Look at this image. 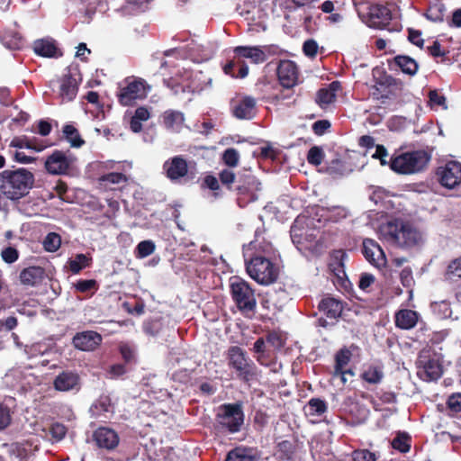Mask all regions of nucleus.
I'll list each match as a JSON object with an SVG mask.
<instances>
[{
	"label": "nucleus",
	"mask_w": 461,
	"mask_h": 461,
	"mask_svg": "<svg viewBox=\"0 0 461 461\" xmlns=\"http://www.w3.org/2000/svg\"><path fill=\"white\" fill-rule=\"evenodd\" d=\"M362 253L366 259L374 267L381 268L386 265L385 253L380 245L372 239L363 240Z\"/></svg>",
	"instance_id": "17"
},
{
	"label": "nucleus",
	"mask_w": 461,
	"mask_h": 461,
	"mask_svg": "<svg viewBox=\"0 0 461 461\" xmlns=\"http://www.w3.org/2000/svg\"><path fill=\"white\" fill-rule=\"evenodd\" d=\"M127 180V176L124 174L119 172H111L99 177L100 183H108L113 185L125 183Z\"/></svg>",
	"instance_id": "46"
},
{
	"label": "nucleus",
	"mask_w": 461,
	"mask_h": 461,
	"mask_svg": "<svg viewBox=\"0 0 461 461\" xmlns=\"http://www.w3.org/2000/svg\"><path fill=\"white\" fill-rule=\"evenodd\" d=\"M383 239L395 247L409 249L422 242L421 233L408 221L393 220L380 227Z\"/></svg>",
	"instance_id": "2"
},
{
	"label": "nucleus",
	"mask_w": 461,
	"mask_h": 461,
	"mask_svg": "<svg viewBox=\"0 0 461 461\" xmlns=\"http://www.w3.org/2000/svg\"><path fill=\"white\" fill-rule=\"evenodd\" d=\"M392 20L390 9L383 5L369 7L367 25L372 29H385Z\"/></svg>",
	"instance_id": "19"
},
{
	"label": "nucleus",
	"mask_w": 461,
	"mask_h": 461,
	"mask_svg": "<svg viewBox=\"0 0 461 461\" xmlns=\"http://www.w3.org/2000/svg\"><path fill=\"white\" fill-rule=\"evenodd\" d=\"M81 80L79 72L71 68L60 77L59 95L62 102H70L76 98Z\"/></svg>",
	"instance_id": "14"
},
{
	"label": "nucleus",
	"mask_w": 461,
	"mask_h": 461,
	"mask_svg": "<svg viewBox=\"0 0 461 461\" xmlns=\"http://www.w3.org/2000/svg\"><path fill=\"white\" fill-rule=\"evenodd\" d=\"M384 377V372L381 367L376 366H368L362 374L361 378L371 384H379Z\"/></svg>",
	"instance_id": "35"
},
{
	"label": "nucleus",
	"mask_w": 461,
	"mask_h": 461,
	"mask_svg": "<svg viewBox=\"0 0 461 461\" xmlns=\"http://www.w3.org/2000/svg\"><path fill=\"white\" fill-rule=\"evenodd\" d=\"M233 115L240 120H250L256 114V100L251 96L243 97L232 109Z\"/></svg>",
	"instance_id": "24"
},
{
	"label": "nucleus",
	"mask_w": 461,
	"mask_h": 461,
	"mask_svg": "<svg viewBox=\"0 0 461 461\" xmlns=\"http://www.w3.org/2000/svg\"><path fill=\"white\" fill-rule=\"evenodd\" d=\"M221 159L229 167H235L239 164L240 154L236 149L229 148L223 151Z\"/></svg>",
	"instance_id": "43"
},
{
	"label": "nucleus",
	"mask_w": 461,
	"mask_h": 461,
	"mask_svg": "<svg viewBox=\"0 0 461 461\" xmlns=\"http://www.w3.org/2000/svg\"><path fill=\"white\" fill-rule=\"evenodd\" d=\"M19 277L23 285L36 286L43 281L45 277V269L41 267H29L21 271Z\"/></svg>",
	"instance_id": "26"
},
{
	"label": "nucleus",
	"mask_w": 461,
	"mask_h": 461,
	"mask_svg": "<svg viewBox=\"0 0 461 461\" xmlns=\"http://www.w3.org/2000/svg\"><path fill=\"white\" fill-rule=\"evenodd\" d=\"M418 321L416 312L411 310H401L395 315V325L403 330L413 328Z\"/></svg>",
	"instance_id": "30"
},
{
	"label": "nucleus",
	"mask_w": 461,
	"mask_h": 461,
	"mask_svg": "<svg viewBox=\"0 0 461 461\" xmlns=\"http://www.w3.org/2000/svg\"><path fill=\"white\" fill-rule=\"evenodd\" d=\"M331 123L328 120H319L313 122L312 129L315 135H323L330 128Z\"/></svg>",
	"instance_id": "59"
},
{
	"label": "nucleus",
	"mask_w": 461,
	"mask_h": 461,
	"mask_svg": "<svg viewBox=\"0 0 461 461\" xmlns=\"http://www.w3.org/2000/svg\"><path fill=\"white\" fill-rule=\"evenodd\" d=\"M153 0H125L126 7L133 12L143 13Z\"/></svg>",
	"instance_id": "50"
},
{
	"label": "nucleus",
	"mask_w": 461,
	"mask_h": 461,
	"mask_svg": "<svg viewBox=\"0 0 461 461\" xmlns=\"http://www.w3.org/2000/svg\"><path fill=\"white\" fill-rule=\"evenodd\" d=\"M126 86L120 89L117 95L118 102L123 106L133 105L137 100L146 98L147 90H149V86L142 78H136L132 77V79L125 80Z\"/></svg>",
	"instance_id": "10"
},
{
	"label": "nucleus",
	"mask_w": 461,
	"mask_h": 461,
	"mask_svg": "<svg viewBox=\"0 0 461 461\" xmlns=\"http://www.w3.org/2000/svg\"><path fill=\"white\" fill-rule=\"evenodd\" d=\"M266 341L270 344L272 347H274L276 349H280L284 346V340L282 339V336L279 332L276 330L269 331L266 335Z\"/></svg>",
	"instance_id": "55"
},
{
	"label": "nucleus",
	"mask_w": 461,
	"mask_h": 461,
	"mask_svg": "<svg viewBox=\"0 0 461 461\" xmlns=\"http://www.w3.org/2000/svg\"><path fill=\"white\" fill-rule=\"evenodd\" d=\"M162 121L167 129H173L176 125L183 122L184 115L178 111L167 110L162 114Z\"/></svg>",
	"instance_id": "36"
},
{
	"label": "nucleus",
	"mask_w": 461,
	"mask_h": 461,
	"mask_svg": "<svg viewBox=\"0 0 461 461\" xmlns=\"http://www.w3.org/2000/svg\"><path fill=\"white\" fill-rule=\"evenodd\" d=\"M351 358V352L343 348L339 349L335 355V366L334 372L335 375H339L341 376L342 383H346L345 372H343V368L349 363Z\"/></svg>",
	"instance_id": "31"
},
{
	"label": "nucleus",
	"mask_w": 461,
	"mask_h": 461,
	"mask_svg": "<svg viewBox=\"0 0 461 461\" xmlns=\"http://www.w3.org/2000/svg\"><path fill=\"white\" fill-rule=\"evenodd\" d=\"M33 184L34 176L26 168L6 169L0 173V193L13 201L27 195Z\"/></svg>",
	"instance_id": "3"
},
{
	"label": "nucleus",
	"mask_w": 461,
	"mask_h": 461,
	"mask_svg": "<svg viewBox=\"0 0 461 461\" xmlns=\"http://www.w3.org/2000/svg\"><path fill=\"white\" fill-rule=\"evenodd\" d=\"M430 160V156L425 150L403 152L393 157L390 160V168L399 174H413L423 170Z\"/></svg>",
	"instance_id": "6"
},
{
	"label": "nucleus",
	"mask_w": 461,
	"mask_h": 461,
	"mask_svg": "<svg viewBox=\"0 0 461 461\" xmlns=\"http://www.w3.org/2000/svg\"><path fill=\"white\" fill-rule=\"evenodd\" d=\"M60 236L55 232H50L43 241V247L45 250L49 252L57 251L60 248Z\"/></svg>",
	"instance_id": "42"
},
{
	"label": "nucleus",
	"mask_w": 461,
	"mask_h": 461,
	"mask_svg": "<svg viewBox=\"0 0 461 461\" xmlns=\"http://www.w3.org/2000/svg\"><path fill=\"white\" fill-rule=\"evenodd\" d=\"M102 341V335L95 330L77 332L72 339L74 347L82 351H94L101 345Z\"/></svg>",
	"instance_id": "18"
},
{
	"label": "nucleus",
	"mask_w": 461,
	"mask_h": 461,
	"mask_svg": "<svg viewBox=\"0 0 461 461\" xmlns=\"http://www.w3.org/2000/svg\"><path fill=\"white\" fill-rule=\"evenodd\" d=\"M447 409L454 412L459 413L461 412V393H454L447 397Z\"/></svg>",
	"instance_id": "51"
},
{
	"label": "nucleus",
	"mask_w": 461,
	"mask_h": 461,
	"mask_svg": "<svg viewBox=\"0 0 461 461\" xmlns=\"http://www.w3.org/2000/svg\"><path fill=\"white\" fill-rule=\"evenodd\" d=\"M50 433L53 439L59 441L65 438L67 434V427L62 423L55 422L50 426Z\"/></svg>",
	"instance_id": "53"
},
{
	"label": "nucleus",
	"mask_w": 461,
	"mask_h": 461,
	"mask_svg": "<svg viewBox=\"0 0 461 461\" xmlns=\"http://www.w3.org/2000/svg\"><path fill=\"white\" fill-rule=\"evenodd\" d=\"M393 63L401 69V71L409 76H414L418 72V62L407 55H397L393 59Z\"/></svg>",
	"instance_id": "29"
},
{
	"label": "nucleus",
	"mask_w": 461,
	"mask_h": 461,
	"mask_svg": "<svg viewBox=\"0 0 461 461\" xmlns=\"http://www.w3.org/2000/svg\"><path fill=\"white\" fill-rule=\"evenodd\" d=\"M249 74V67L247 63L237 56V64L235 70V78H244Z\"/></svg>",
	"instance_id": "62"
},
{
	"label": "nucleus",
	"mask_w": 461,
	"mask_h": 461,
	"mask_svg": "<svg viewBox=\"0 0 461 461\" xmlns=\"http://www.w3.org/2000/svg\"><path fill=\"white\" fill-rule=\"evenodd\" d=\"M276 47H247L239 46L234 49L236 56L244 59H250L256 64L263 63L267 60V56L271 53V50Z\"/></svg>",
	"instance_id": "20"
},
{
	"label": "nucleus",
	"mask_w": 461,
	"mask_h": 461,
	"mask_svg": "<svg viewBox=\"0 0 461 461\" xmlns=\"http://www.w3.org/2000/svg\"><path fill=\"white\" fill-rule=\"evenodd\" d=\"M92 258L85 254H77L69 260V269L73 274H78L84 268L91 265Z\"/></svg>",
	"instance_id": "37"
},
{
	"label": "nucleus",
	"mask_w": 461,
	"mask_h": 461,
	"mask_svg": "<svg viewBox=\"0 0 461 461\" xmlns=\"http://www.w3.org/2000/svg\"><path fill=\"white\" fill-rule=\"evenodd\" d=\"M2 258L5 262L12 264L19 258L18 250L14 247H7L2 250Z\"/></svg>",
	"instance_id": "58"
},
{
	"label": "nucleus",
	"mask_w": 461,
	"mask_h": 461,
	"mask_svg": "<svg viewBox=\"0 0 461 461\" xmlns=\"http://www.w3.org/2000/svg\"><path fill=\"white\" fill-rule=\"evenodd\" d=\"M276 73L280 85L287 90L294 88L299 82V69L294 61L281 60Z\"/></svg>",
	"instance_id": "16"
},
{
	"label": "nucleus",
	"mask_w": 461,
	"mask_h": 461,
	"mask_svg": "<svg viewBox=\"0 0 461 461\" xmlns=\"http://www.w3.org/2000/svg\"><path fill=\"white\" fill-rule=\"evenodd\" d=\"M230 294L237 308L244 315L253 314L257 307L255 291L245 280L233 277L230 279Z\"/></svg>",
	"instance_id": "7"
},
{
	"label": "nucleus",
	"mask_w": 461,
	"mask_h": 461,
	"mask_svg": "<svg viewBox=\"0 0 461 461\" xmlns=\"http://www.w3.org/2000/svg\"><path fill=\"white\" fill-rule=\"evenodd\" d=\"M266 339L258 338L253 346V350L255 353L258 354L257 357V361L262 366H267V357L265 355L266 352Z\"/></svg>",
	"instance_id": "44"
},
{
	"label": "nucleus",
	"mask_w": 461,
	"mask_h": 461,
	"mask_svg": "<svg viewBox=\"0 0 461 461\" xmlns=\"http://www.w3.org/2000/svg\"><path fill=\"white\" fill-rule=\"evenodd\" d=\"M392 447L401 453H407L411 449V437L407 432L399 431L391 442Z\"/></svg>",
	"instance_id": "34"
},
{
	"label": "nucleus",
	"mask_w": 461,
	"mask_h": 461,
	"mask_svg": "<svg viewBox=\"0 0 461 461\" xmlns=\"http://www.w3.org/2000/svg\"><path fill=\"white\" fill-rule=\"evenodd\" d=\"M259 458L257 450L248 447H236L227 453L224 461H258Z\"/></svg>",
	"instance_id": "27"
},
{
	"label": "nucleus",
	"mask_w": 461,
	"mask_h": 461,
	"mask_svg": "<svg viewBox=\"0 0 461 461\" xmlns=\"http://www.w3.org/2000/svg\"><path fill=\"white\" fill-rule=\"evenodd\" d=\"M155 249H156V246L152 240H142L136 247V250H135L136 258H147V257L150 256L151 254H153V252L155 251Z\"/></svg>",
	"instance_id": "40"
},
{
	"label": "nucleus",
	"mask_w": 461,
	"mask_h": 461,
	"mask_svg": "<svg viewBox=\"0 0 461 461\" xmlns=\"http://www.w3.org/2000/svg\"><path fill=\"white\" fill-rule=\"evenodd\" d=\"M92 442L96 448L102 451L112 452L119 446L120 437L113 429L100 426L93 431Z\"/></svg>",
	"instance_id": "15"
},
{
	"label": "nucleus",
	"mask_w": 461,
	"mask_h": 461,
	"mask_svg": "<svg viewBox=\"0 0 461 461\" xmlns=\"http://www.w3.org/2000/svg\"><path fill=\"white\" fill-rule=\"evenodd\" d=\"M74 286L77 292L87 293L93 289H96L97 283L94 279H80Z\"/></svg>",
	"instance_id": "54"
},
{
	"label": "nucleus",
	"mask_w": 461,
	"mask_h": 461,
	"mask_svg": "<svg viewBox=\"0 0 461 461\" xmlns=\"http://www.w3.org/2000/svg\"><path fill=\"white\" fill-rule=\"evenodd\" d=\"M340 90L341 83L339 81H332L328 87L321 88L317 91L315 101L320 107L325 108L336 101L337 93Z\"/></svg>",
	"instance_id": "23"
},
{
	"label": "nucleus",
	"mask_w": 461,
	"mask_h": 461,
	"mask_svg": "<svg viewBox=\"0 0 461 461\" xmlns=\"http://www.w3.org/2000/svg\"><path fill=\"white\" fill-rule=\"evenodd\" d=\"M34 52L45 58H59L62 56L61 50L52 39H41L33 42Z\"/></svg>",
	"instance_id": "25"
},
{
	"label": "nucleus",
	"mask_w": 461,
	"mask_h": 461,
	"mask_svg": "<svg viewBox=\"0 0 461 461\" xmlns=\"http://www.w3.org/2000/svg\"><path fill=\"white\" fill-rule=\"evenodd\" d=\"M257 240L249 243L255 251L249 255L244 253L246 271L248 275L260 285H270L278 277V267L272 261L275 249L271 243L264 242L257 248Z\"/></svg>",
	"instance_id": "1"
},
{
	"label": "nucleus",
	"mask_w": 461,
	"mask_h": 461,
	"mask_svg": "<svg viewBox=\"0 0 461 461\" xmlns=\"http://www.w3.org/2000/svg\"><path fill=\"white\" fill-rule=\"evenodd\" d=\"M91 411L95 416L106 418L107 413L113 412L111 398L108 395H101L91 406Z\"/></svg>",
	"instance_id": "32"
},
{
	"label": "nucleus",
	"mask_w": 461,
	"mask_h": 461,
	"mask_svg": "<svg viewBox=\"0 0 461 461\" xmlns=\"http://www.w3.org/2000/svg\"><path fill=\"white\" fill-rule=\"evenodd\" d=\"M11 420L10 409L5 404H0V430L7 428Z\"/></svg>",
	"instance_id": "57"
},
{
	"label": "nucleus",
	"mask_w": 461,
	"mask_h": 461,
	"mask_svg": "<svg viewBox=\"0 0 461 461\" xmlns=\"http://www.w3.org/2000/svg\"><path fill=\"white\" fill-rule=\"evenodd\" d=\"M166 176L171 181H177L181 178L193 180L195 173L192 170L187 160L181 155L172 157L163 164Z\"/></svg>",
	"instance_id": "12"
},
{
	"label": "nucleus",
	"mask_w": 461,
	"mask_h": 461,
	"mask_svg": "<svg viewBox=\"0 0 461 461\" xmlns=\"http://www.w3.org/2000/svg\"><path fill=\"white\" fill-rule=\"evenodd\" d=\"M164 329L162 318L151 319L144 323L143 330L146 334L156 337L159 335Z\"/></svg>",
	"instance_id": "38"
},
{
	"label": "nucleus",
	"mask_w": 461,
	"mask_h": 461,
	"mask_svg": "<svg viewBox=\"0 0 461 461\" xmlns=\"http://www.w3.org/2000/svg\"><path fill=\"white\" fill-rule=\"evenodd\" d=\"M429 100L430 104L437 106H443L446 103V98L444 95L438 94L437 90H431L429 93Z\"/></svg>",
	"instance_id": "64"
},
{
	"label": "nucleus",
	"mask_w": 461,
	"mask_h": 461,
	"mask_svg": "<svg viewBox=\"0 0 461 461\" xmlns=\"http://www.w3.org/2000/svg\"><path fill=\"white\" fill-rule=\"evenodd\" d=\"M0 41L9 50H21L24 39L18 31H0Z\"/></svg>",
	"instance_id": "28"
},
{
	"label": "nucleus",
	"mask_w": 461,
	"mask_h": 461,
	"mask_svg": "<svg viewBox=\"0 0 461 461\" xmlns=\"http://www.w3.org/2000/svg\"><path fill=\"white\" fill-rule=\"evenodd\" d=\"M202 188H208L212 191L220 190L219 180L216 176L212 175H207L204 176L203 183L201 184Z\"/></svg>",
	"instance_id": "60"
},
{
	"label": "nucleus",
	"mask_w": 461,
	"mask_h": 461,
	"mask_svg": "<svg viewBox=\"0 0 461 461\" xmlns=\"http://www.w3.org/2000/svg\"><path fill=\"white\" fill-rule=\"evenodd\" d=\"M62 133L73 148H80L85 144V140L80 136L78 130L73 124H65Z\"/></svg>",
	"instance_id": "33"
},
{
	"label": "nucleus",
	"mask_w": 461,
	"mask_h": 461,
	"mask_svg": "<svg viewBox=\"0 0 461 461\" xmlns=\"http://www.w3.org/2000/svg\"><path fill=\"white\" fill-rule=\"evenodd\" d=\"M308 410L310 415L321 416L328 410V404L324 400L320 398H312L308 402Z\"/></svg>",
	"instance_id": "39"
},
{
	"label": "nucleus",
	"mask_w": 461,
	"mask_h": 461,
	"mask_svg": "<svg viewBox=\"0 0 461 461\" xmlns=\"http://www.w3.org/2000/svg\"><path fill=\"white\" fill-rule=\"evenodd\" d=\"M445 276L447 279L461 277V257L452 260L446 270Z\"/></svg>",
	"instance_id": "48"
},
{
	"label": "nucleus",
	"mask_w": 461,
	"mask_h": 461,
	"mask_svg": "<svg viewBox=\"0 0 461 461\" xmlns=\"http://www.w3.org/2000/svg\"><path fill=\"white\" fill-rule=\"evenodd\" d=\"M324 158V152L321 147H312L307 154V161L309 164L313 166H319L321 164Z\"/></svg>",
	"instance_id": "45"
},
{
	"label": "nucleus",
	"mask_w": 461,
	"mask_h": 461,
	"mask_svg": "<svg viewBox=\"0 0 461 461\" xmlns=\"http://www.w3.org/2000/svg\"><path fill=\"white\" fill-rule=\"evenodd\" d=\"M77 158L69 150L55 149L45 160V169L55 176H69L76 168Z\"/></svg>",
	"instance_id": "9"
},
{
	"label": "nucleus",
	"mask_w": 461,
	"mask_h": 461,
	"mask_svg": "<svg viewBox=\"0 0 461 461\" xmlns=\"http://www.w3.org/2000/svg\"><path fill=\"white\" fill-rule=\"evenodd\" d=\"M227 360L229 367L240 381L249 384L258 379L260 371L242 348L230 346L227 351Z\"/></svg>",
	"instance_id": "5"
},
{
	"label": "nucleus",
	"mask_w": 461,
	"mask_h": 461,
	"mask_svg": "<svg viewBox=\"0 0 461 461\" xmlns=\"http://www.w3.org/2000/svg\"><path fill=\"white\" fill-rule=\"evenodd\" d=\"M260 182L250 170L244 169L238 173L234 191L240 195H244L249 201L257 199V192L259 191Z\"/></svg>",
	"instance_id": "13"
},
{
	"label": "nucleus",
	"mask_w": 461,
	"mask_h": 461,
	"mask_svg": "<svg viewBox=\"0 0 461 461\" xmlns=\"http://www.w3.org/2000/svg\"><path fill=\"white\" fill-rule=\"evenodd\" d=\"M318 50V43L313 39L306 40L303 44V52L310 59H314L317 56Z\"/></svg>",
	"instance_id": "52"
},
{
	"label": "nucleus",
	"mask_w": 461,
	"mask_h": 461,
	"mask_svg": "<svg viewBox=\"0 0 461 461\" xmlns=\"http://www.w3.org/2000/svg\"><path fill=\"white\" fill-rule=\"evenodd\" d=\"M352 461H377L376 455L368 449H356L351 453Z\"/></svg>",
	"instance_id": "47"
},
{
	"label": "nucleus",
	"mask_w": 461,
	"mask_h": 461,
	"mask_svg": "<svg viewBox=\"0 0 461 461\" xmlns=\"http://www.w3.org/2000/svg\"><path fill=\"white\" fill-rule=\"evenodd\" d=\"M417 375L426 382L437 381L443 374V366L430 349H422L416 360Z\"/></svg>",
	"instance_id": "8"
},
{
	"label": "nucleus",
	"mask_w": 461,
	"mask_h": 461,
	"mask_svg": "<svg viewBox=\"0 0 461 461\" xmlns=\"http://www.w3.org/2000/svg\"><path fill=\"white\" fill-rule=\"evenodd\" d=\"M294 95V90L283 87V89H279L277 93L273 94L267 97V100L270 104H277L285 100L290 99Z\"/></svg>",
	"instance_id": "49"
},
{
	"label": "nucleus",
	"mask_w": 461,
	"mask_h": 461,
	"mask_svg": "<svg viewBox=\"0 0 461 461\" xmlns=\"http://www.w3.org/2000/svg\"><path fill=\"white\" fill-rule=\"evenodd\" d=\"M119 350L125 364H130L134 360L135 352L130 345L122 344L120 346Z\"/></svg>",
	"instance_id": "61"
},
{
	"label": "nucleus",
	"mask_w": 461,
	"mask_h": 461,
	"mask_svg": "<svg viewBox=\"0 0 461 461\" xmlns=\"http://www.w3.org/2000/svg\"><path fill=\"white\" fill-rule=\"evenodd\" d=\"M244 420L242 402L223 403L215 415L214 429L219 433L235 434L240 431Z\"/></svg>",
	"instance_id": "4"
},
{
	"label": "nucleus",
	"mask_w": 461,
	"mask_h": 461,
	"mask_svg": "<svg viewBox=\"0 0 461 461\" xmlns=\"http://www.w3.org/2000/svg\"><path fill=\"white\" fill-rule=\"evenodd\" d=\"M80 377L72 371H63L59 374L54 381L53 386L57 391L68 392L74 389H79Z\"/></svg>",
	"instance_id": "21"
},
{
	"label": "nucleus",
	"mask_w": 461,
	"mask_h": 461,
	"mask_svg": "<svg viewBox=\"0 0 461 461\" xmlns=\"http://www.w3.org/2000/svg\"><path fill=\"white\" fill-rule=\"evenodd\" d=\"M436 178L441 186L449 190H457L461 185V163L450 160L437 167Z\"/></svg>",
	"instance_id": "11"
},
{
	"label": "nucleus",
	"mask_w": 461,
	"mask_h": 461,
	"mask_svg": "<svg viewBox=\"0 0 461 461\" xmlns=\"http://www.w3.org/2000/svg\"><path fill=\"white\" fill-rule=\"evenodd\" d=\"M387 149L384 145L378 144L375 146V152L373 154V158L375 159H379L382 166H385L388 164L385 158L387 157Z\"/></svg>",
	"instance_id": "63"
},
{
	"label": "nucleus",
	"mask_w": 461,
	"mask_h": 461,
	"mask_svg": "<svg viewBox=\"0 0 461 461\" xmlns=\"http://www.w3.org/2000/svg\"><path fill=\"white\" fill-rule=\"evenodd\" d=\"M319 311L330 320H337L344 310L343 303L333 297H325L319 303Z\"/></svg>",
	"instance_id": "22"
},
{
	"label": "nucleus",
	"mask_w": 461,
	"mask_h": 461,
	"mask_svg": "<svg viewBox=\"0 0 461 461\" xmlns=\"http://www.w3.org/2000/svg\"><path fill=\"white\" fill-rule=\"evenodd\" d=\"M238 174L236 175L230 168H224L219 174L221 183L227 187L228 190H234Z\"/></svg>",
	"instance_id": "41"
},
{
	"label": "nucleus",
	"mask_w": 461,
	"mask_h": 461,
	"mask_svg": "<svg viewBox=\"0 0 461 461\" xmlns=\"http://www.w3.org/2000/svg\"><path fill=\"white\" fill-rule=\"evenodd\" d=\"M11 147L14 148H26V149H33L36 150H41L42 148H36L33 145V141L26 137L24 138H14L10 144Z\"/></svg>",
	"instance_id": "56"
}]
</instances>
